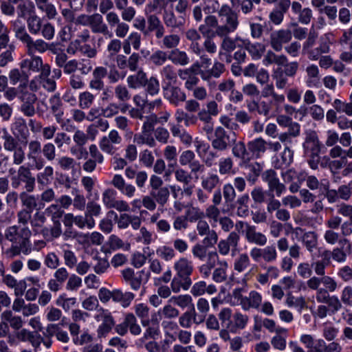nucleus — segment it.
Instances as JSON below:
<instances>
[{
  "label": "nucleus",
  "instance_id": "1",
  "mask_svg": "<svg viewBox=\"0 0 352 352\" xmlns=\"http://www.w3.org/2000/svg\"><path fill=\"white\" fill-rule=\"evenodd\" d=\"M218 16L220 19L219 26L217 27L212 34L224 36L234 32L239 25L238 14L228 4H223L218 10Z\"/></svg>",
  "mask_w": 352,
  "mask_h": 352
},
{
  "label": "nucleus",
  "instance_id": "2",
  "mask_svg": "<svg viewBox=\"0 0 352 352\" xmlns=\"http://www.w3.org/2000/svg\"><path fill=\"white\" fill-rule=\"evenodd\" d=\"M32 231L28 227L24 226L20 228L17 226H12L5 230L4 237L12 244H19L21 246L23 253L29 254L31 252L30 237Z\"/></svg>",
  "mask_w": 352,
  "mask_h": 352
},
{
  "label": "nucleus",
  "instance_id": "3",
  "mask_svg": "<svg viewBox=\"0 0 352 352\" xmlns=\"http://www.w3.org/2000/svg\"><path fill=\"white\" fill-rule=\"evenodd\" d=\"M29 34L32 35L41 34L47 41H51L55 35L54 26L50 22L43 23V19L36 14L31 15L27 19Z\"/></svg>",
  "mask_w": 352,
  "mask_h": 352
},
{
  "label": "nucleus",
  "instance_id": "4",
  "mask_svg": "<svg viewBox=\"0 0 352 352\" xmlns=\"http://www.w3.org/2000/svg\"><path fill=\"white\" fill-rule=\"evenodd\" d=\"M291 138L287 132L281 133L278 135V142L280 144H284V148L274 162L275 168L288 167L293 162L294 151L287 145L289 143H292Z\"/></svg>",
  "mask_w": 352,
  "mask_h": 352
},
{
  "label": "nucleus",
  "instance_id": "5",
  "mask_svg": "<svg viewBox=\"0 0 352 352\" xmlns=\"http://www.w3.org/2000/svg\"><path fill=\"white\" fill-rule=\"evenodd\" d=\"M236 140L235 132L226 131L222 126H217L214 129V138L211 141V145L217 151H224L231 147Z\"/></svg>",
  "mask_w": 352,
  "mask_h": 352
},
{
  "label": "nucleus",
  "instance_id": "6",
  "mask_svg": "<svg viewBox=\"0 0 352 352\" xmlns=\"http://www.w3.org/2000/svg\"><path fill=\"white\" fill-rule=\"evenodd\" d=\"M42 145L41 142L38 139L31 140L27 142L28 165L37 170H41L45 164L42 157Z\"/></svg>",
  "mask_w": 352,
  "mask_h": 352
},
{
  "label": "nucleus",
  "instance_id": "7",
  "mask_svg": "<svg viewBox=\"0 0 352 352\" xmlns=\"http://www.w3.org/2000/svg\"><path fill=\"white\" fill-rule=\"evenodd\" d=\"M122 277L126 283L130 285L131 288L134 291L140 289L142 284H146L149 278L150 272L142 270L135 272L133 269L128 267L122 271Z\"/></svg>",
  "mask_w": 352,
  "mask_h": 352
},
{
  "label": "nucleus",
  "instance_id": "8",
  "mask_svg": "<svg viewBox=\"0 0 352 352\" xmlns=\"http://www.w3.org/2000/svg\"><path fill=\"white\" fill-rule=\"evenodd\" d=\"M45 41L44 38L34 40L30 35L22 43L25 45L28 55H35L36 52L43 54L48 50L56 54V51L54 50V43H48Z\"/></svg>",
  "mask_w": 352,
  "mask_h": 352
},
{
  "label": "nucleus",
  "instance_id": "9",
  "mask_svg": "<svg viewBox=\"0 0 352 352\" xmlns=\"http://www.w3.org/2000/svg\"><path fill=\"white\" fill-rule=\"evenodd\" d=\"M19 100L21 102L20 112L26 117H33L36 114L35 104L38 98L35 93L30 92L28 89L20 91Z\"/></svg>",
  "mask_w": 352,
  "mask_h": 352
},
{
  "label": "nucleus",
  "instance_id": "10",
  "mask_svg": "<svg viewBox=\"0 0 352 352\" xmlns=\"http://www.w3.org/2000/svg\"><path fill=\"white\" fill-rule=\"evenodd\" d=\"M262 179L267 184L269 196L270 194H274V196L280 197L286 192L285 185L280 182L275 170H265L262 175Z\"/></svg>",
  "mask_w": 352,
  "mask_h": 352
},
{
  "label": "nucleus",
  "instance_id": "11",
  "mask_svg": "<svg viewBox=\"0 0 352 352\" xmlns=\"http://www.w3.org/2000/svg\"><path fill=\"white\" fill-rule=\"evenodd\" d=\"M171 9H164L162 14L164 25L171 30H182L186 23V15L178 14Z\"/></svg>",
  "mask_w": 352,
  "mask_h": 352
},
{
  "label": "nucleus",
  "instance_id": "12",
  "mask_svg": "<svg viewBox=\"0 0 352 352\" xmlns=\"http://www.w3.org/2000/svg\"><path fill=\"white\" fill-rule=\"evenodd\" d=\"M122 141V136L116 129L111 130L107 135L103 136L99 141V146L104 153L113 155L117 151L116 145Z\"/></svg>",
  "mask_w": 352,
  "mask_h": 352
},
{
  "label": "nucleus",
  "instance_id": "13",
  "mask_svg": "<svg viewBox=\"0 0 352 352\" xmlns=\"http://www.w3.org/2000/svg\"><path fill=\"white\" fill-rule=\"evenodd\" d=\"M162 90L164 97L170 104L177 107L186 101V93L178 86L174 85H163Z\"/></svg>",
  "mask_w": 352,
  "mask_h": 352
},
{
  "label": "nucleus",
  "instance_id": "14",
  "mask_svg": "<svg viewBox=\"0 0 352 352\" xmlns=\"http://www.w3.org/2000/svg\"><path fill=\"white\" fill-rule=\"evenodd\" d=\"M240 240L239 234L236 232H231L226 239L219 241L217 245L218 252L222 256H227L232 250V256L235 255Z\"/></svg>",
  "mask_w": 352,
  "mask_h": 352
},
{
  "label": "nucleus",
  "instance_id": "15",
  "mask_svg": "<svg viewBox=\"0 0 352 352\" xmlns=\"http://www.w3.org/2000/svg\"><path fill=\"white\" fill-rule=\"evenodd\" d=\"M292 38V33L289 30L281 29L272 32L270 36V44L275 52H280L283 45L289 43Z\"/></svg>",
  "mask_w": 352,
  "mask_h": 352
},
{
  "label": "nucleus",
  "instance_id": "16",
  "mask_svg": "<svg viewBox=\"0 0 352 352\" xmlns=\"http://www.w3.org/2000/svg\"><path fill=\"white\" fill-rule=\"evenodd\" d=\"M321 284L324 287V289H327L329 292H334L338 288V283L329 276L324 275L322 277L314 276L307 281V286L311 290L318 289Z\"/></svg>",
  "mask_w": 352,
  "mask_h": 352
},
{
  "label": "nucleus",
  "instance_id": "17",
  "mask_svg": "<svg viewBox=\"0 0 352 352\" xmlns=\"http://www.w3.org/2000/svg\"><path fill=\"white\" fill-rule=\"evenodd\" d=\"M29 58L23 59L20 63L19 66L21 69H27L30 73H39L43 72L44 69L50 67L47 63H43V59L39 56L29 55Z\"/></svg>",
  "mask_w": 352,
  "mask_h": 352
},
{
  "label": "nucleus",
  "instance_id": "18",
  "mask_svg": "<svg viewBox=\"0 0 352 352\" xmlns=\"http://www.w3.org/2000/svg\"><path fill=\"white\" fill-rule=\"evenodd\" d=\"M46 216L42 211L37 210L32 216L30 226L34 234H41L45 239L50 238L49 228L45 226Z\"/></svg>",
  "mask_w": 352,
  "mask_h": 352
},
{
  "label": "nucleus",
  "instance_id": "19",
  "mask_svg": "<svg viewBox=\"0 0 352 352\" xmlns=\"http://www.w3.org/2000/svg\"><path fill=\"white\" fill-rule=\"evenodd\" d=\"M173 270L177 276L182 278L191 280L190 276L194 271L192 261L189 260L187 257H180L175 261Z\"/></svg>",
  "mask_w": 352,
  "mask_h": 352
},
{
  "label": "nucleus",
  "instance_id": "20",
  "mask_svg": "<svg viewBox=\"0 0 352 352\" xmlns=\"http://www.w3.org/2000/svg\"><path fill=\"white\" fill-rule=\"evenodd\" d=\"M236 40L240 41L238 47H243L245 50L248 51L252 58L254 60H258L263 56L265 47V45L261 43H251L249 39L243 38L240 36H236Z\"/></svg>",
  "mask_w": 352,
  "mask_h": 352
},
{
  "label": "nucleus",
  "instance_id": "21",
  "mask_svg": "<svg viewBox=\"0 0 352 352\" xmlns=\"http://www.w3.org/2000/svg\"><path fill=\"white\" fill-rule=\"evenodd\" d=\"M290 4V0H279L269 14L270 21L276 25H280L283 21L285 14L289 10Z\"/></svg>",
  "mask_w": 352,
  "mask_h": 352
},
{
  "label": "nucleus",
  "instance_id": "22",
  "mask_svg": "<svg viewBox=\"0 0 352 352\" xmlns=\"http://www.w3.org/2000/svg\"><path fill=\"white\" fill-rule=\"evenodd\" d=\"M107 75V69L102 66L96 67L92 72L91 78L89 82L90 89L97 91L104 90L105 85L103 79Z\"/></svg>",
  "mask_w": 352,
  "mask_h": 352
},
{
  "label": "nucleus",
  "instance_id": "23",
  "mask_svg": "<svg viewBox=\"0 0 352 352\" xmlns=\"http://www.w3.org/2000/svg\"><path fill=\"white\" fill-rule=\"evenodd\" d=\"M322 143L320 142L316 131H309L306 133L302 148L305 154L320 153Z\"/></svg>",
  "mask_w": 352,
  "mask_h": 352
},
{
  "label": "nucleus",
  "instance_id": "24",
  "mask_svg": "<svg viewBox=\"0 0 352 352\" xmlns=\"http://www.w3.org/2000/svg\"><path fill=\"white\" fill-rule=\"evenodd\" d=\"M8 78L12 85L19 84L18 87L21 91L28 89L29 74L25 69H12L8 73Z\"/></svg>",
  "mask_w": 352,
  "mask_h": 352
},
{
  "label": "nucleus",
  "instance_id": "25",
  "mask_svg": "<svg viewBox=\"0 0 352 352\" xmlns=\"http://www.w3.org/2000/svg\"><path fill=\"white\" fill-rule=\"evenodd\" d=\"M29 166H21L18 169L19 179L24 184V192H32L35 188L36 177L33 176Z\"/></svg>",
  "mask_w": 352,
  "mask_h": 352
},
{
  "label": "nucleus",
  "instance_id": "26",
  "mask_svg": "<svg viewBox=\"0 0 352 352\" xmlns=\"http://www.w3.org/2000/svg\"><path fill=\"white\" fill-rule=\"evenodd\" d=\"M245 237L250 243H254L259 246H263L267 243V236L256 231L254 226L247 225L245 230Z\"/></svg>",
  "mask_w": 352,
  "mask_h": 352
},
{
  "label": "nucleus",
  "instance_id": "27",
  "mask_svg": "<svg viewBox=\"0 0 352 352\" xmlns=\"http://www.w3.org/2000/svg\"><path fill=\"white\" fill-rule=\"evenodd\" d=\"M201 323L203 322L201 321V319L196 314L195 307L188 309L181 316H179V324L184 329L190 328L192 324L198 325Z\"/></svg>",
  "mask_w": 352,
  "mask_h": 352
},
{
  "label": "nucleus",
  "instance_id": "28",
  "mask_svg": "<svg viewBox=\"0 0 352 352\" xmlns=\"http://www.w3.org/2000/svg\"><path fill=\"white\" fill-rule=\"evenodd\" d=\"M45 337L56 336V339L63 343H67L69 341V337L67 331L60 328V324H49L43 332Z\"/></svg>",
  "mask_w": 352,
  "mask_h": 352
},
{
  "label": "nucleus",
  "instance_id": "29",
  "mask_svg": "<svg viewBox=\"0 0 352 352\" xmlns=\"http://www.w3.org/2000/svg\"><path fill=\"white\" fill-rule=\"evenodd\" d=\"M111 183L116 188L128 197H132L135 194V187L132 184H126L121 175H115Z\"/></svg>",
  "mask_w": 352,
  "mask_h": 352
},
{
  "label": "nucleus",
  "instance_id": "30",
  "mask_svg": "<svg viewBox=\"0 0 352 352\" xmlns=\"http://www.w3.org/2000/svg\"><path fill=\"white\" fill-rule=\"evenodd\" d=\"M226 67L223 63L215 60L211 69L203 70L201 73V78L204 81H210L212 78H218L225 72Z\"/></svg>",
  "mask_w": 352,
  "mask_h": 352
},
{
  "label": "nucleus",
  "instance_id": "31",
  "mask_svg": "<svg viewBox=\"0 0 352 352\" xmlns=\"http://www.w3.org/2000/svg\"><path fill=\"white\" fill-rule=\"evenodd\" d=\"M147 75L142 69H139L135 74L130 75L126 78L128 87L136 89L143 87L147 80Z\"/></svg>",
  "mask_w": 352,
  "mask_h": 352
},
{
  "label": "nucleus",
  "instance_id": "32",
  "mask_svg": "<svg viewBox=\"0 0 352 352\" xmlns=\"http://www.w3.org/2000/svg\"><path fill=\"white\" fill-rule=\"evenodd\" d=\"M10 129L13 135L16 138L27 139L29 135L26 121L21 117L14 119L13 123L11 124Z\"/></svg>",
  "mask_w": 352,
  "mask_h": 352
},
{
  "label": "nucleus",
  "instance_id": "33",
  "mask_svg": "<svg viewBox=\"0 0 352 352\" xmlns=\"http://www.w3.org/2000/svg\"><path fill=\"white\" fill-rule=\"evenodd\" d=\"M287 57L284 54H276L272 50L267 51L263 59V64L265 66L276 65L278 67L284 66L287 64Z\"/></svg>",
  "mask_w": 352,
  "mask_h": 352
},
{
  "label": "nucleus",
  "instance_id": "34",
  "mask_svg": "<svg viewBox=\"0 0 352 352\" xmlns=\"http://www.w3.org/2000/svg\"><path fill=\"white\" fill-rule=\"evenodd\" d=\"M218 26L219 24L217 18L214 15L208 14L204 18V23L199 26V31L203 36H208L214 32L212 31L214 28L217 30Z\"/></svg>",
  "mask_w": 352,
  "mask_h": 352
},
{
  "label": "nucleus",
  "instance_id": "35",
  "mask_svg": "<svg viewBox=\"0 0 352 352\" xmlns=\"http://www.w3.org/2000/svg\"><path fill=\"white\" fill-rule=\"evenodd\" d=\"M89 25L95 33L107 34L109 33L107 25L104 23L103 18L100 14H94L90 16Z\"/></svg>",
  "mask_w": 352,
  "mask_h": 352
},
{
  "label": "nucleus",
  "instance_id": "36",
  "mask_svg": "<svg viewBox=\"0 0 352 352\" xmlns=\"http://www.w3.org/2000/svg\"><path fill=\"white\" fill-rule=\"evenodd\" d=\"M113 300L119 302L123 307H129L135 298V294L131 292H123L121 289L113 290Z\"/></svg>",
  "mask_w": 352,
  "mask_h": 352
},
{
  "label": "nucleus",
  "instance_id": "37",
  "mask_svg": "<svg viewBox=\"0 0 352 352\" xmlns=\"http://www.w3.org/2000/svg\"><path fill=\"white\" fill-rule=\"evenodd\" d=\"M244 166L248 171L247 180L252 184H254L263 170V166L258 162H252L245 164Z\"/></svg>",
  "mask_w": 352,
  "mask_h": 352
},
{
  "label": "nucleus",
  "instance_id": "38",
  "mask_svg": "<svg viewBox=\"0 0 352 352\" xmlns=\"http://www.w3.org/2000/svg\"><path fill=\"white\" fill-rule=\"evenodd\" d=\"M21 19L17 17V19L11 21V25L15 38L23 43L30 34L27 31L25 25Z\"/></svg>",
  "mask_w": 352,
  "mask_h": 352
},
{
  "label": "nucleus",
  "instance_id": "39",
  "mask_svg": "<svg viewBox=\"0 0 352 352\" xmlns=\"http://www.w3.org/2000/svg\"><path fill=\"white\" fill-rule=\"evenodd\" d=\"M169 60L176 65L183 67L188 65L190 62L187 53L179 50L178 48L172 50L169 52Z\"/></svg>",
  "mask_w": 352,
  "mask_h": 352
},
{
  "label": "nucleus",
  "instance_id": "40",
  "mask_svg": "<svg viewBox=\"0 0 352 352\" xmlns=\"http://www.w3.org/2000/svg\"><path fill=\"white\" fill-rule=\"evenodd\" d=\"M50 72V67L44 69L43 72L38 76V80L43 89L47 91L52 92L56 89V83L53 78L49 77Z\"/></svg>",
  "mask_w": 352,
  "mask_h": 352
},
{
  "label": "nucleus",
  "instance_id": "41",
  "mask_svg": "<svg viewBox=\"0 0 352 352\" xmlns=\"http://www.w3.org/2000/svg\"><path fill=\"white\" fill-rule=\"evenodd\" d=\"M263 87L261 90V96L263 98L272 97V100H275L276 104H282L285 102V98L283 94H278L274 89L273 83H267L262 85Z\"/></svg>",
  "mask_w": 352,
  "mask_h": 352
},
{
  "label": "nucleus",
  "instance_id": "42",
  "mask_svg": "<svg viewBox=\"0 0 352 352\" xmlns=\"http://www.w3.org/2000/svg\"><path fill=\"white\" fill-rule=\"evenodd\" d=\"M175 118L178 124L184 122L186 126L194 125L197 122V118L194 114H190L182 109H177L175 113Z\"/></svg>",
  "mask_w": 352,
  "mask_h": 352
},
{
  "label": "nucleus",
  "instance_id": "43",
  "mask_svg": "<svg viewBox=\"0 0 352 352\" xmlns=\"http://www.w3.org/2000/svg\"><path fill=\"white\" fill-rule=\"evenodd\" d=\"M98 317L102 320V323L98 329L99 336H104L108 333L114 325V320L113 317L107 313H102Z\"/></svg>",
  "mask_w": 352,
  "mask_h": 352
},
{
  "label": "nucleus",
  "instance_id": "44",
  "mask_svg": "<svg viewBox=\"0 0 352 352\" xmlns=\"http://www.w3.org/2000/svg\"><path fill=\"white\" fill-rule=\"evenodd\" d=\"M19 199L21 200L23 209L32 211L37 208L38 197L34 195L30 194L28 192H21L19 194Z\"/></svg>",
  "mask_w": 352,
  "mask_h": 352
},
{
  "label": "nucleus",
  "instance_id": "45",
  "mask_svg": "<svg viewBox=\"0 0 352 352\" xmlns=\"http://www.w3.org/2000/svg\"><path fill=\"white\" fill-rule=\"evenodd\" d=\"M160 74L163 80V85H173L177 81V75L174 67L171 65L163 67Z\"/></svg>",
  "mask_w": 352,
  "mask_h": 352
},
{
  "label": "nucleus",
  "instance_id": "46",
  "mask_svg": "<svg viewBox=\"0 0 352 352\" xmlns=\"http://www.w3.org/2000/svg\"><path fill=\"white\" fill-rule=\"evenodd\" d=\"M50 104V109L52 114L54 116L56 120L58 123L62 121L63 111L61 108L62 102L58 96H52L49 100Z\"/></svg>",
  "mask_w": 352,
  "mask_h": 352
},
{
  "label": "nucleus",
  "instance_id": "47",
  "mask_svg": "<svg viewBox=\"0 0 352 352\" xmlns=\"http://www.w3.org/2000/svg\"><path fill=\"white\" fill-rule=\"evenodd\" d=\"M220 184V178L216 173H209L206 177H201V187L211 192Z\"/></svg>",
  "mask_w": 352,
  "mask_h": 352
},
{
  "label": "nucleus",
  "instance_id": "48",
  "mask_svg": "<svg viewBox=\"0 0 352 352\" xmlns=\"http://www.w3.org/2000/svg\"><path fill=\"white\" fill-rule=\"evenodd\" d=\"M41 170V172L36 174V181L40 185L47 186L52 181L54 168L51 166H44Z\"/></svg>",
  "mask_w": 352,
  "mask_h": 352
},
{
  "label": "nucleus",
  "instance_id": "49",
  "mask_svg": "<svg viewBox=\"0 0 352 352\" xmlns=\"http://www.w3.org/2000/svg\"><path fill=\"white\" fill-rule=\"evenodd\" d=\"M168 302L173 303L182 309H191L192 307H195L192 303V298L188 294L173 296L168 300Z\"/></svg>",
  "mask_w": 352,
  "mask_h": 352
},
{
  "label": "nucleus",
  "instance_id": "50",
  "mask_svg": "<svg viewBox=\"0 0 352 352\" xmlns=\"http://www.w3.org/2000/svg\"><path fill=\"white\" fill-rule=\"evenodd\" d=\"M330 47L327 42H322L319 46L315 48H310L305 53L307 54L309 59L311 60H317L320 58L321 54H327L329 52Z\"/></svg>",
  "mask_w": 352,
  "mask_h": 352
},
{
  "label": "nucleus",
  "instance_id": "51",
  "mask_svg": "<svg viewBox=\"0 0 352 352\" xmlns=\"http://www.w3.org/2000/svg\"><path fill=\"white\" fill-rule=\"evenodd\" d=\"M169 60V52L158 49L149 57V61L156 67L164 65Z\"/></svg>",
  "mask_w": 352,
  "mask_h": 352
},
{
  "label": "nucleus",
  "instance_id": "52",
  "mask_svg": "<svg viewBox=\"0 0 352 352\" xmlns=\"http://www.w3.org/2000/svg\"><path fill=\"white\" fill-rule=\"evenodd\" d=\"M249 321V316L240 311H236L232 316L231 329H244Z\"/></svg>",
  "mask_w": 352,
  "mask_h": 352
},
{
  "label": "nucleus",
  "instance_id": "53",
  "mask_svg": "<svg viewBox=\"0 0 352 352\" xmlns=\"http://www.w3.org/2000/svg\"><path fill=\"white\" fill-rule=\"evenodd\" d=\"M1 320H6L10 326L18 330L23 326V320L20 316H14L11 311H5L1 314Z\"/></svg>",
  "mask_w": 352,
  "mask_h": 352
},
{
  "label": "nucleus",
  "instance_id": "54",
  "mask_svg": "<svg viewBox=\"0 0 352 352\" xmlns=\"http://www.w3.org/2000/svg\"><path fill=\"white\" fill-rule=\"evenodd\" d=\"M258 115L263 116L264 117H269L270 113L273 111V108L275 107L278 109V106L280 104H276L275 100H261L260 99L258 100Z\"/></svg>",
  "mask_w": 352,
  "mask_h": 352
},
{
  "label": "nucleus",
  "instance_id": "55",
  "mask_svg": "<svg viewBox=\"0 0 352 352\" xmlns=\"http://www.w3.org/2000/svg\"><path fill=\"white\" fill-rule=\"evenodd\" d=\"M219 267L214 269L212 272V280L215 283H223L227 279L228 263L225 261L219 262Z\"/></svg>",
  "mask_w": 352,
  "mask_h": 352
},
{
  "label": "nucleus",
  "instance_id": "56",
  "mask_svg": "<svg viewBox=\"0 0 352 352\" xmlns=\"http://www.w3.org/2000/svg\"><path fill=\"white\" fill-rule=\"evenodd\" d=\"M302 241L307 251L312 252L318 245V234L315 232H307L302 235Z\"/></svg>",
  "mask_w": 352,
  "mask_h": 352
},
{
  "label": "nucleus",
  "instance_id": "57",
  "mask_svg": "<svg viewBox=\"0 0 352 352\" xmlns=\"http://www.w3.org/2000/svg\"><path fill=\"white\" fill-rule=\"evenodd\" d=\"M192 285L191 280H187L186 278H182L176 275L170 283V289L174 293H178L181 289L186 291Z\"/></svg>",
  "mask_w": 352,
  "mask_h": 352
},
{
  "label": "nucleus",
  "instance_id": "58",
  "mask_svg": "<svg viewBox=\"0 0 352 352\" xmlns=\"http://www.w3.org/2000/svg\"><path fill=\"white\" fill-rule=\"evenodd\" d=\"M222 193L226 206L232 207L236 197V193L233 185L229 183L223 185Z\"/></svg>",
  "mask_w": 352,
  "mask_h": 352
},
{
  "label": "nucleus",
  "instance_id": "59",
  "mask_svg": "<svg viewBox=\"0 0 352 352\" xmlns=\"http://www.w3.org/2000/svg\"><path fill=\"white\" fill-rule=\"evenodd\" d=\"M234 162L230 157L221 158L219 162V173L221 175H230L235 173L233 170Z\"/></svg>",
  "mask_w": 352,
  "mask_h": 352
},
{
  "label": "nucleus",
  "instance_id": "60",
  "mask_svg": "<svg viewBox=\"0 0 352 352\" xmlns=\"http://www.w3.org/2000/svg\"><path fill=\"white\" fill-rule=\"evenodd\" d=\"M173 305V303L168 302L162 309H159L158 314L168 320L177 318L179 316V311Z\"/></svg>",
  "mask_w": 352,
  "mask_h": 352
},
{
  "label": "nucleus",
  "instance_id": "61",
  "mask_svg": "<svg viewBox=\"0 0 352 352\" xmlns=\"http://www.w3.org/2000/svg\"><path fill=\"white\" fill-rule=\"evenodd\" d=\"M151 195L159 205L164 206L168 200L170 192L167 187H162L155 190H151Z\"/></svg>",
  "mask_w": 352,
  "mask_h": 352
},
{
  "label": "nucleus",
  "instance_id": "62",
  "mask_svg": "<svg viewBox=\"0 0 352 352\" xmlns=\"http://www.w3.org/2000/svg\"><path fill=\"white\" fill-rule=\"evenodd\" d=\"M45 216L51 217L53 223L60 222V219L63 217L64 211L58 204H51L45 208Z\"/></svg>",
  "mask_w": 352,
  "mask_h": 352
},
{
  "label": "nucleus",
  "instance_id": "63",
  "mask_svg": "<svg viewBox=\"0 0 352 352\" xmlns=\"http://www.w3.org/2000/svg\"><path fill=\"white\" fill-rule=\"evenodd\" d=\"M250 265V259L246 253L240 254L234 262V270L237 272H245Z\"/></svg>",
  "mask_w": 352,
  "mask_h": 352
},
{
  "label": "nucleus",
  "instance_id": "64",
  "mask_svg": "<svg viewBox=\"0 0 352 352\" xmlns=\"http://www.w3.org/2000/svg\"><path fill=\"white\" fill-rule=\"evenodd\" d=\"M156 254L160 258L166 262L173 260L176 256V252L173 248L168 245L159 247L156 250Z\"/></svg>",
  "mask_w": 352,
  "mask_h": 352
}]
</instances>
